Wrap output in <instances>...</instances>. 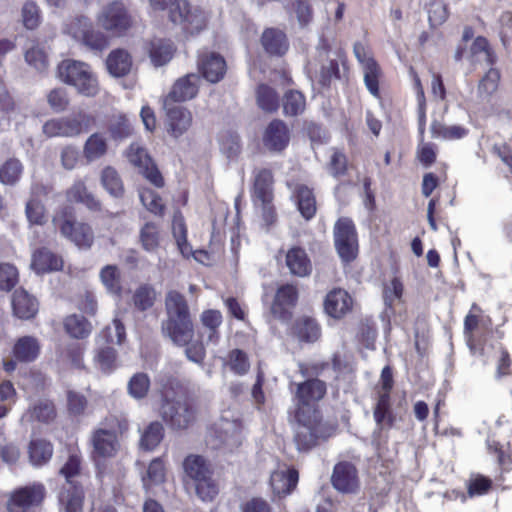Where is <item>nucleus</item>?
I'll return each instance as SVG.
<instances>
[{"instance_id": "29", "label": "nucleus", "mask_w": 512, "mask_h": 512, "mask_svg": "<svg viewBox=\"0 0 512 512\" xmlns=\"http://www.w3.org/2000/svg\"><path fill=\"white\" fill-rule=\"evenodd\" d=\"M298 482V472L294 469L272 473L270 483L274 493L286 495L291 493Z\"/></svg>"}, {"instance_id": "56", "label": "nucleus", "mask_w": 512, "mask_h": 512, "mask_svg": "<svg viewBox=\"0 0 512 512\" xmlns=\"http://www.w3.org/2000/svg\"><path fill=\"white\" fill-rule=\"evenodd\" d=\"M95 362L103 372H111L117 364V354L112 347L100 348L95 355Z\"/></svg>"}, {"instance_id": "11", "label": "nucleus", "mask_w": 512, "mask_h": 512, "mask_svg": "<svg viewBox=\"0 0 512 512\" xmlns=\"http://www.w3.org/2000/svg\"><path fill=\"white\" fill-rule=\"evenodd\" d=\"M98 23L103 29L120 34L130 27L131 19L122 3L113 2L102 10Z\"/></svg>"}, {"instance_id": "54", "label": "nucleus", "mask_w": 512, "mask_h": 512, "mask_svg": "<svg viewBox=\"0 0 512 512\" xmlns=\"http://www.w3.org/2000/svg\"><path fill=\"white\" fill-rule=\"evenodd\" d=\"M150 388V379L145 373H136L128 383V392L135 399L144 398Z\"/></svg>"}, {"instance_id": "38", "label": "nucleus", "mask_w": 512, "mask_h": 512, "mask_svg": "<svg viewBox=\"0 0 512 512\" xmlns=\"http://www.w3.org/2000/svg\"><path fill=\"white\" fill-rule=\"evenodd\" d=\"M108 150L106 138L100 133H94L88 137L83 147V154L87 161H95L103 157Z\"/></svg>"}, {"instance_id": "62", "label": "nucleus", "mask_w": 512, "mask_h": 512, "mask_svg": "<svg viewBox=\"0 0 512 512\" xmlns=\"http://www.w3.org/2000/svg\"><path fill=\"white\" fill-rule=\"evenodd\" d=\"M221 151L228 159H235L241 152L240 138L236 134L227 133L221 138Z\"/></svg>"}, {"instance_id": "49", "label": "nucleus", "mask_w": 512, "mask_h": 512, "mask_svg": "<svg viewBox=\"0 0 512 512\" xmlns=\"http://www.w3.org/2000/svg\"><path fill=\"white\" fill-rule=\"evenodd\" d=\"M306 106L305 98L299 91L291 90L283 98L284 114L297 116L304 112Z\"/></svg>"}, {"instance_id": "30", "label": "nucleus", "mask_w": 512, "mask_h": 512, "mask_svg": "<svg viewBox=\"0 0 512 512\" xmlns=\"http://www.w3.org/2000/svg\"><path fill=\"white\" fill-rule=\"evenodd\" d=\"M28 455L33 466L45 465L53 455V445L45 439H32L28 445Z\"/></svg>"}, {"instance_id": "61", "label": "nucleus", "mask_w": 512, "mask_h": 512, "mask_svg": "<svg viewBox=\"0 0 512 512\" xmlns=\"http://www.w3.org/2000/svg\"><path fill=\"white\" fill-rule=\"evenodd\" d=\"M47 102L50 108L57 113L65 111L70 104L68 94L63 88L52 89L47 94Z\"/></svg>"}, {"instance_id": "44", "label": "nucleus", "mask_w": 512, "mask_h": 512, "mask_svg": "<svg viewBox=\"0 0 512 512\" xmlns=\"http://www.w3.org/2000/svg\"><path fill=\"white\" fill-rule=\"evenodd\" d=\"M66 332L73 338L87 337L92 330L91 324L81 315H70L64 321Z\"/></svg>"}, {"instance_id": "35", "label": "nucleus", "mask_w": 512, "mask_h": 512, "mask_svg": "<svg viewBox=\"0 0 512 512\" xmlns=\"http://www.w3.org/2000/svg\"><path fill=\"white\" fill-rule=\"evenodd\" d=\"M470 59L473 63L484 62L487 65H493L496 56L485 37L478 36L470 47Z\"/></svg>"}, {"instance_id": "43", "label": "nucleus", "mask_w": 512, "mask_h": 512, "mask_svg": "<svg viewBox=\"0 0 512 512\" xmlns=\"http://www.w3.org/2000/svg\"><path fill=\"white\" fill-rule=\"evenodd\" d=\"M292 19H296L301 28L308 26L313 20V9L307 0H293L288 8Z\"/></svg>"}, {"instance_id": "2", "label": "nucleus", "mask_w": 512, "mask_h": 512, "mask_svg": "<svg viewBox=\"0 0 512 512\" xmlns=\"http://www.w3.org/2000/svg\"><path fill=\"white\" fill-rule=\"evenodd\" d=\"M160 394L159 415L171 430H186L195 423L197 403L179 380L168 378L162 384Z\"/></svg>"}, {"instance_id": "46", "label": "nucleus", "mask_w": 512, "mask_h": 512, "mask_svg": "<svg viewBox=\"0 0 512 512\" xmlns=\"http://www.w3.org/2000/svg\"><path fill=\"white\" fill-rule=\"evenodd\" d=\"M374 418L379 426H392L394 416L390 409V395L386 393H378L377 403L374 409Z\"/></svg>"}, {"instance_id": "64", "label": "nucleus", "mask_w": 512, "mask_h": 512, "mask_svg": "<svg viewBox=\"0 0 512 512\" xmlns=\"http://www.w3.org/2000/svg\"><path fill=\"white\" fill-rule=\"evenodd\" d=\"M403 294V285L399 279L394 278L384 287L383 297L385 305L392 308L396 302H400Z\"/></svg>"}, {"instance_id": "48", "label": "nucleus", "mask_w": 512, "mask_h": 512, "mask_svg": "<svg viewBox=\"0 0 512 512\" xmlns=\"http://www.w3.org/2000/svg\"><path fill=\"white\" fill-rule=\"evenodd\" d=\"M295 333L302 341L314 342L320 336V328L314 319L302 318L296 322Z\"/></svg>"}, {"instance_id": "16", "label": "nucleus", "mask_w": 512, "mask_h": 512, "mask_svg": "<svg viewBox=\"0 0 512 512\" xmlns=\"http://www.w3.org/2000/svg\"><path fill=\"white\" fill-rule=\"evenodd\" d=\"M331 482L333 487L341 493H356L359 489L356 467L349 462L336 464L331 476Z\"/></svg>"}, {"instance_id": "34", "label": "nucleus", "mask_w": 512, "mask_h": 512, "mask_svg": "<svg viewBox=\"0 0 512 512\" xmlns=\"http://www.w3.org/2000/svg\"><path fill=\"white\" fill-rule=\"evenodd\" d=\"M319 61L321 62L320 74L321 79L320 82L322 84H326L330 81L332 76L338 77L339 67L338 63L335 60L329 59V45L326 41H321L320 45L317 48Z\"/></svg>"}, {"instance_id": "17", "label": "nucleus", "mask_w": 512, "mask_h": 512, "mask_svg": "<svg viewBox=\"0 0 512 512\" xmlns=\"http://www.w3.org/2000/svg\"><path fill=\"white\" fill-rule=\"evenodd\" d=\"M262 141L267 150L281 152L290 142V130L282 120L274 119L264 130Z\"/></svg>"}, {"instance_id": "63", "label": "nucleus", "mask_w": 512, "mask_h": 512, "mask_svg": "<svg viewBox=\"0 0 512 512\" xmlns=\"http://www.w3.org/2000/svg\"><path fill=\"white\" fill-rule=\"evenodd\" d=\"M18 282V271L15 266L0 264V289L10 291Z\"/></svg>"}, {"instance_id": "19", "label": "nucleus", "mask_w": 512, "mask_h": 512, "mask_svg": "<svg viewBox=\"0 0 512 512\" xmlns=\"http://www.w3.org/2000/svg\"><path fill=\"white\" fill-rule=\"evenodd\" d=\"M298 299V292L295 286L286 284L281 286L276 294L270 308L271 315L280 320L290 318L289 309L292 308Z\"/></svg>"}, {"instance_id": "32", "label": "nucleus", "mask_w": 512, "mask_h": 512, "mask_svg": "<svg viewBox=\"0 0 512 512\" xmlns=\"http://www.w3.org/2000/svg\"><path fill=\"white\" fill-rule=\"evenodd\" d=\"M106 65L109 73L115 77H122L128 74L132 67V60L128 52L122 49L112 51Z\"/></svg>"}, {"instance_id": "52", "label": "nucleus", "mask_w": 512, "mask_h": 512, "mask_svg": "<svg viewBox=\"0 0 512 512\" xmlns=\"http://www.w3.org/2000/svg\"><path fill=\"white\" fill-rule=\"evenodd\" d=\"M25 214L30 224L44 225L47 221L44 204L35 198H30L26 203Z\"/></svg>"}, {"instance_id": "10", "label": "nucleus", "mask_w": 512, "mask_h": 512, "mask_svg": "<svg viewBox=\"0 0 512 512\" xmlns=\"http://www.w3.org/2000/svg\"><path fill=\"white\" fill-rule=\"evenodd\" d=\"M46 496V489L41 483H33L15 490L7 502L9 512H28L40 505Z\"/></svg>"}, {"instance_id": "58", "label": "nucleus", "mask_w": 512, "mask_h": 512, "mask_svg": "<svg viewBox=\"0 0 512 512\" xmlns=\"http://www.w3.org/2000/svg\"><path fill=\"white\" fill-rule=\"evenodd\" d=\"M91 25V22L86 17H76L66 24L65 32L80 42L84 35L87 34L88 29L91 28Z\"/></svg>"}, {"instance_id": "5", "label": "nucleus", "mask_w": 512, "mask_h": 512, "mask_svg": "<svg viewBox=\"0 0 512 512\" xmlns=\"http://www.w3.org/2000/svg\"><path fill=\"white\" fill-rule=\"evenodd\" d=\"M102 425L103 427L92 433L93 455L95 458H111L117 454L120 448L118 435L128 429V423L126 420L110 416L104 420Z\"/></svg>"}, {"instance_id": "14", "label": "nucleus", "mask_w": 512, "mask_h": 512, "mask_svg": "<svg viewBox=\"0 0 512 512\" xmlns=\"http://www.w3.org/2000/svg\"><path fill=\"white\" fill-rule=\"evenodd\" d=\"M127 157L131 164L139 168V171L155 186H163V178L153 164L146 150L139 144H131Z\"/></svg>"}, {"instance_id": "59", "label": "nucleus", "mask_w": 512, "mask_h": 512, "mask_svg": "<svg viewBox=\"0 0 512 512\" xmlns=\"http://www.w3.org/2000/svg\"><path fill=\"white\" fill-rule=\"evenodd\" d=\"M196 483V493L203 501H213L219 490L217 484L211 478V474L198 480Z\"/></svg>"}, {"instance_id": "8", "label": "nucleus", "mask_w": 512, "mask_h": 512, "mask_svg": "<svg viewBox=\"0 0 512 512\" xmlns=\"http://www.w3.org/2000/svg\"><path fill=\"white\" fill-rule=\"evenodd\" d=\"M52 223L64 237L70 239L79 248L87 249L93 244L94 235L91 227L84 223L75 222L66 209L57 212L53 216Z\"/></svg>"}, {"instance_id": "40", "label": "nucleus", "mask_w": 512, "mask_h": 512, "mask_svg": "<svg viewBox=\"0 0 512 512\" xmlns=\"http://www.w3.org/2000/svg\"><path fill=\"white\" fill-rule=\"evenodd\" d=\"M185 474L195 482L211 474L205 459L200 455H188L183 462Z\"/></svg>"}, {"instance_id": "3", "label": "nucleus", "mask_w": 512, "mask_h": 512, "mask_svg": "<svg viewBox=\"0 0 512 512\" xmlns=\"http://www.w3.org/2000/svg\"><path fill=\"white\" fill-rule=\"evenodd\" d=\"M165 319L161 322L162 335L173 344L184 347L194 337V325L188 301L177 290H168L164 299Z\"/></svg>"}, {"instance_id": "37", "label": "nucleus", "mask_w": 512, "mask_h": 512, "mask_svg": "<svg viewBox=\"0 0 512 512\" xmlns=\"http://www.w3.org/2000/svg\"><path fill=\"white\" fill-rule=\"evenodd\" d=\"M100 179L102 186L111 196L115 198L123 197L125 192L123 181L115 168L105 167L101 172Z\"/></svg>"}, {"instance_id": "36", "label": "nucleus", "mask_w": 512, "mask_h": 512, "mask_svg": "<svg viewBox=\"0 0 512 512\" xmlns=\"http://www.w3.org/2000/svg\"><path fill=\"white\" fill-rule=\"evenodd\" d=\"M174 46L171 41L155 39L150 44L149 55L154 66L165 65L172 59Z\"/></svg>"}, {"instance_id": "53", "label": "nucleus", "mask_w": 512, "mask_h": 512, "mask_svg": "<svg viewBox=\"0 0 512 512\" xmlns=\"http://www.w3.org/2000/svg\"><path fill=\"white\" fill-rule=\"evenodd\" d=\"M22 174V165L17 159L7 160L0 168V181L5 185H14Z\"/></svg>"}, {"instance_id": "26", "label": "nucleus", "mask_w": 512, "mask_h": 512, "mask_svg": "<svg viewBox=\"0 0 512 512\" xmlns=\"http://www.w3.org/2000/svg\"><path fill=\"white\" fill-rule=\"evenodd\" d=\"M67 200L70 202L81 203L89 210L100 211L101 202L88 191L82 180L75 181L74 184L66 191Z\"/></svg>"}, {"instance_id": "57", "label": "nucleus", "mask_w": 512, "mask_h": 512, "mask_svg": "<svg viewBox=\"0 0 512 512\" xmlns=\"http://www.w3.org/2000/svg\"><path fill=\"white\" fill-rule=\"evenodd\" d=\"M156 298L155 290L150 286L139 287L134 295L133 302L135 307L141 311H145L153 306Z\"/></svg>"}, {"instance_id": "51", "label": "nucleus", "mask_w": 512, "mask_h": 512, "mask_svg": "<svg viewBox=\"0 0 512 512\" xmlns=\"http://www.w3.org/2000/svg\"><path fill=\"white\" fill-rule=\"evenodd\" d=\"M142 481L146 489L165 481V467L160 458L151 461L147 469V475L142 478Z\"/></svg>"}, {"instance_id": "21", "label": "nucleus", "mask_w": 512, "mask_h": 512, "mask_svg": "<svg viewBox=\"0 0 512 512\" xmlns=\"http://www.w3.org/2000/svg\"><path fill=\"white\" fill-rule=\"evenodd\" d=\"M63 267V259L47 248H40L32 255L31 268L37 274L59 271Z\"/></svg>"}, {"instance_id": "60", "label": "nucleus", "mask_w": 512, "mask_h": 512, "mask_svg": "<svg viewBox=\"0 0 512 512\" xmlns=\"http://www.w3.org/2000/svg\"><path fill=\"white\" fill-rule=\"evenodd\" d=\"M32 417L44 423H49L56 417L54 404L49 400H40L31 410Z\"/></svg>"}, {"instance_id": "33", "label": "nucleus", "mask_w": 512, "mask_h": 512, "mask_svg": "<svg viewBox=\"0 0 512 512\" xmlns=\"http://www.w3.org/2000/svg\"><path fill=\"white\" fill-rule=\"evenodd\" d=\"M254 196L261 202L273 199V175L268 169L257 172L253 187Z\"/></svg>"}, {"instance_id": "12", "label": "nucleus", "mask_w": 512, "mask_h": 512, "mask_svg": "<svg viewBox=\"0 0 512 512\" xmlns=\"http://www.w3.org/2000/svg\"><path fill=\"white\" fill-rule=\"evenodd\" d=\"M163 109L166 114L167 131L172 137L182 136L192 126L193 116L186 107L163 103Z\"/></svg>"}, {"instance_id": "7", "label": "nucleus", "mask_w": 512, "mask_h": 512, "mask_svg": "<svg viewBox=\"0 0 512 512\" xmlns=\"http://www.w3.org/2000/svg\"><path fill=\"white\" fill-rule=\"evenodd\" d=\"M94 123V116L80 111L72 116L47 120L42 126V132L48 138H73L89 131Z\"/></svg>"}, {"instance_id": "23", "label": "nucleus", "mask_w": 512, "mask_h": 512, "mask_svg": "<svg viewBox=\"0 0 512 512\" xmlns=\"http://www.w3.org/2000/svg\"><path fill=\"white\" fill-rule=\"evenodd\" d=\"M12 308L15 316L20 319H31L38 312V301L26 290L20 288L12 296Z\"/></svg>"}, {"instance_id": "41", "label": "nucleus", "mask_w": 512, "mask_h": 512, "mask_svg": "<svg viewBox=\"0 0 512 512\" xmlns=\"http://www.w3.org/2000/svg\"><path fill=\"white\" fill-rule=\"evenodd\" d=\"M430 130L433 138L443 140L461 139L468 133V130L462 126H446L437 120L432 122Z\"/></svg>"}, {"instance_id": "13", "label": "nucleus", "mask_w": 512, "mask_h": 512, "mask_svg": "<svg viewBox=\"0 0 512 512\" xmlns=\"http://www.w3.org/2000/svg\"><path fill=\"white\" fill-rule=\"evenodd\" d=\"M241 427L236 421L222 420L219 422L211 436L214 448L233 450L241 444Z\"/></svg>"}, {"instance_id": "6", "label": "nucleus", "mask_w": 512, "mask_h": 512, "mask_svg": "<svg viewBox=\"0 0 512 512\" xmlns=\"http://www.w3.org/2000/svg\"><path fill=\"white\" fill-rule=\"evenodd\" d=\"M61 81L76 88L78 93L94 97L99 92V84L91 68L84 62L64 60L58 66Z\"/></svg>"}, {"instance_id": "28", "label": "nucleus", "mask_w": 512, "mask_h": 512, "mask_svg": "<svg viewBox=\"0 0 512 512\" xmlns=\"http://www.w3.org/2000/svg\"><path fill=\"white\" fill-rule=\"evenodd\" d=\"M286 265L293 275L304 277L310 274L312 266L304 249L293 247L286 254Z\"/></svg>"}, {"instance_id": "18", "label": "nucleus", "mask_w": 512, "mask_h": 512, "mask_svg": "<svg viewBox=\"0 0 512 512\" xmlns=\"http://www.w3.org/2000/svg\"><path fill=\"white\" fill-rule=\"evenodd\" d=\"M354 54L361 63L364 70V81L370 93L374 96L379 95V76L380 68L376 61L370 57L368 51L361 43H355Z\"/></svg>"}, {"instance_id": "47", "label": "nucleus", "mask_w": 512, "mask_h": 512, "mask_svg": "<svg viewBox=\"0 0 512 512\" xmlns=\"http://www.w3.org/2000/svg\"><path fill=\"white\" fill-rule=\"evenodd\" d=\"M164 437V427L158 422H151L144 430L141 437V447L146 450L155 449Z\"/></svg>"}, {"instance_id": "39", "label": "nucleus", "mask_w": 512, "mask_h": 512, "mask_svg": "<svg viewBox=\"0 0 512 512\" xmlns=\"http://www.w3.org/2000/svg\"><path fill=\"white\" fill-rule=\"evenodd\" d=\"M139 242L145 251L156 252L160 246L159 226L154 222H146L139 231Z\"/></svg>"}, {"instance_id": "27", "label": "nucleus", "mask_w": 512, "mask_h": 512, "mask_svg": "<svg viewBox=\"0 0 512 512\" xmlns=\"http://www.w3.org/2000/svg\"><path fill=\"white\" fill-rule=\"evenodd\" d=\"M12 353L19 362H32L40 353L39 341L33 336H23L14 344Z\"/></svg>"}, {"instance_id": "50", "label": "nucleus", "mask_w": 512, "mask_h": 512, "mask_svg": "<svg viewBox=\"0 0 512 512\" xmlns=\"http://www.w3.org/2000/svg\"><path fill=\"white\" fill-rule=\"evenodd\" d=\"M81 463V457L78 454L72 453L69 455L67 461L60 469V474L66 479L64 486L79 485L75 478L81 474Z\"/></svg>"}, {"instance_id": "45", "label": "nucleus", "mask_w": 512, "mask_h": 512, "mask_svg": "<svg viewBox=\"0 0 512 512\" xmlns=\"http://www.w3.org/2000/svg\"><path fill=\"white\" fill-rule=\"evenodd\" d=\"M256 97L258 106L265 112H275L279 107L278 94L265 84L258 86Z\"/></svg>"}, {"instance_id": "15", "label": "nucleus", "mask_w": 512, "mask_h": 512, "mask_svg": "<svg viewBox=\"0 0 512 512\" xmlns=\"http://www.w3.org/2000/svg\"><path fill=\"white\" fill-rule=\"evenodd\" d=\"M200 78L196 74H187L179 78L172 86L170 92L163 98V103L175 104L185 102L196 97Z\"/></svg>"}, {"instance_id": "1", "label": "nucleus", "mask_w": 512, "mask_h": 512, "mask_svg": "<svg viewBox=\"0 0 512 512\" xmlns=\"http://www.w3.org/2000/svg\"><path fill=\"white\" fill-rule=\"evenodd\" d=\"M328 367L329 364L324 362L299 363V373L304 380L290 383L297 422L294 439L298 450H310L333 434L332 427L323 421L319 409V402L327 394V383L319 377Z\"/></svg>"}, {"instance_id": "22", "label": "nucleus", "mask_w": 512, "mask_h": 512, "mask_svg": "<svg viewBox=\"0 0 512 512\" xmlns=\"http://www.w3.org/2000/svg\"><path fill=\"white\" fill-rule=\"evenodd\" d=\"M84 498L81 485L63 486L58 496L60 509L64 512H83Z\"/></svg>"}, {"instance_id": "31", "label": "nucleus", "mask_w": 512, "mask_h": 512, "mask_svg": "<svg viewBox=\"0 0 512 512\" xmlns=\"http://www.w3.org/2000/svg\"><path fill=\"white\" fill-rule=\"evenodd\" d=\"M294 195L301 215L307 220L313 218L316 213V200L312 189L298 184L295 187Z\"/></svg>"}, {"instance_id": "24", "label": "nucleus", "mask_w": 512, "mask_h": 512, "mask_svg": "<svg viewBox=\"0 0 512 512\" xmlns=\"http://www.w3.org/2000/svg\"><path fill=\"white\" fill-rule=\"evenodd\" d=\"M198 65L204 78L211 83L220 81L226 72V63L224 58L216 53L203 55L200 58Z\"/></svg>"}, {"instance_id": "20", "label": "nucleus", "mask_w": 512, "mask_h": 512, "mask_svg": "<svg viewBox=\"0 0 512 512\" xmlns=\"http://www.w3.org/2000/svg\"><path fill=\"white\" fill-rule=\"evenodd\" d=\"M353 300L347 291L341 288H335L330 291L324 301L326 313L336 319L344 317L351 311Z\"/></svg>"}, {"instance_id": "9", "label": "nucleus", "mask_w": 512, "mask_h": 512, "mask_svg": "<svg viewBox=\"0 0 512 512\" xmlns=\"http://www.w3.org/2000/svg\"><path fill=\"white\" fill-rule=\"evenodd\" d=\"M335 247L344 262L354 260L358 252V240L353 222L340 218L334 226Z\"/></svg>"}, {"instance_id": "55", "label": "nucleus", "mask_w": 512, "mask_h": 512, "mask_svg": "<svg viewBox=\"0 0 512 512\" xmlns=\"http://www.w3.org/2000/svg\"><path fill=\"white\" fill-rule=\"evenodd\" d=\"M102 283L105 285L107 290L113 294H120V273L115 265L105 266L100 273Z\"/></svg>"}, {"instance_id": "25", "label": "nucleus", "mask_w": 512, "mask_h": 512, "mask_svg": "<svg viewBox=\"0 0 512 512\" xmlns=\"http://www.w3.org/2000/svg\"><path fill=\"white\" fill-rule=\"evenodd\" d=\"M261 43L267 53L276 56L285 54L289 47L286 34L277 28H267L264 30Z\"/></svg>"}, {"instance_id": "42", "label": "nucleus", "mask_w": 512, "mask_h": 512, "mask_svg": "<svg viewBox=\"0 0 512 512\" xmlns=\"http://www.w3.org/2000/svg\"><path fill=\"white\" fill-rule=\"evenodd\" d=\"M200 321L206 329L208 341L216 343L219 339V327L222 323V315L218 310H205L200 316Z\"/></svg>"}, {"instance_id": "4", "label": "nucleus", "mask_w": 512, "mask_h": 512, "mask_svg": "<svg viewBox=\"0 0 512 512\" xmlns=\"http://www.w3.org/2000/svg\"><path fill=\"white\" fill-rule=\"evenodd\" d=\"M150 3L155 9H167L171 22L186 33H199L207 27L210 14L200 5L185 0H150Z\"/></svg>"}]
</instances>
